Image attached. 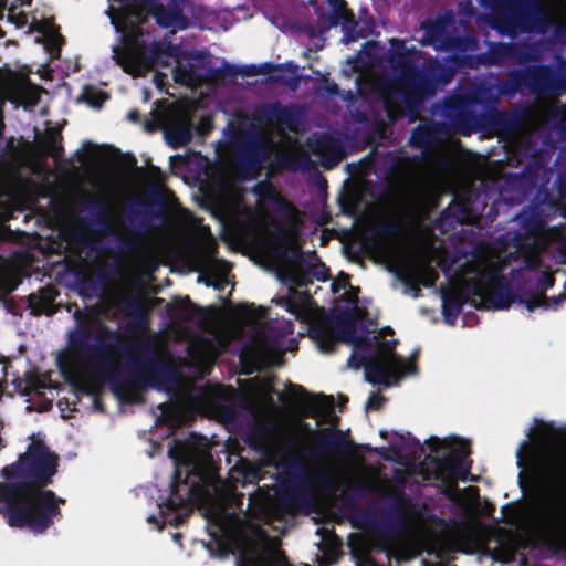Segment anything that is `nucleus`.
Returning a JSON list of instances; mask_svg holds the SVG:
<instances>
[{
    "instance_id": "nucleus-48",
    "label": "nucleus",
    "mask_w": 566,
    "mask_h": 566,
    "mask_svg": "<svg viewBox=\"0 0 566 566\" xmlns=\"http://www.w3.org/2000/svg\"><path fill=\"white\" fill-rule=\"evenodd\" d=\"M384 452H385V449H381V450L379 451V453H380V454H382V455H384Z\"/></svg>"
},
{
    "instance_id": "nucleus-38",
    "label": "nucleus",
    "mask_w": 566,
    "mask_h": 566,
    "mask_svg": "<svg viewBox=\"0 0 566 566\" xmlns=\"http://www.w3.org/2000/svg\"><path fill=\"white\" fill-rule=\"evenodd\" d=\"M281 67H283V69H285V70H289V71H291V72H293V73H294V72L296 71V69H297V66H296V65H294V64H292V63H290V62H289V63H285V64H282V65H281Z\"/></svg>"
},
{
    "instance_id": "nucleus-23",
    "label": "nucleus",
    "mask_w": 566,
    "mask_h": 566,
    "mask_svg": "<svg viewBox=\"0 0 566 566\" xmlns=\"http://www.w3.org/2000/svg\"><path fill=\"white\" fill-rule=\"evenodd\" d=\"M443 165H444L443 175L437 176L432 180V185H431V189H430L431 193L430 195L433 196V197H436L440 192L449 189L450 186H451V180H452L453 176L457 174V168L453 165V163H451L450 160H446L443 163Z\"/></svg>"
},
{
    "instance_id": "nucleus-26",
    "label": "nucleus",
    "mask_w": 566,
    "mask_h": 566,
    "mask_svg": "<svg viewBox=\"0 0 566 566\" xmlns=\"http://www.w3.org/2000/svg\"><path fill=\"white\" fill-rule=\"evenodd\" d=\"M106 97L107 96L103 91L95 87H86L84 91V98L86 103L94 108H101Z\"/></svg>"
},
{
    "instance_id": "nucleus-31",
    "label": "nucleus",
    "mask_w": 566,
    "mask_h": 566,
    "mask_svg": "<svg viewBox=\"0 0 566 566\" xmlns=\"http://www.w3.org/2000/svg\"><path fill=\"white\" fill-rule=\"evenodd\" d=\"M77 402H80V400H77L76 398L73 401H69V399L63 398L59 400L57 406L61 409V411H65L66 409L69 411H76Z\"/></svg>"
},
{
    "instance_id": "nucleus-11",
    "label": "nucleus",
    "mask_w": 566,
    "mask_h": 566,
    "mask_svg": "<svg viewBox=\"0 0 566 566\" xmlns=\"http://www.w3.org/2000/svg\"><path fill=\"white\" fill-rule=\"evenodd\" d=\"M107 14L120 34L113 48V57L122 70L133 77L142 76V0H112Z\"/></svg>"
},
{
    "instance_id": "nucleus-49",
    "label": "nucleus",
    "mask_w": 566,
    "mask_h": 566,
    "mask_svg": "<svg viewBox=\"0 0 566 566\" xmlns=\"http://www.w3.org/2000/svg\"><path fill=\"white\" fill-rule=\"evenodd\" d=\"M312 4H315L316 3V0H310Z\"/></svg>"
},
{
    "instance_id": "nucleus-6",
    "label": "nucleus",
    "mask_w": 566,
    "mask_h": 566,
    "mask_svg": "<svg viewBox=\"0 0 566 566\" xmlns=\"http://www.w3.org/2000/svg\"><path fill=\"white\" fill-rule=\"evenodd\" d=\"M197 200L219 220L224 238L235 244L270 256L295 243L301 214L269 186H260L248 198L237 180L220 177L203 185Z\"/></svg>"
},
{
    "instance_id": "nucleus-28",
    "label": "nucleus",
    "mask_w": 566,
    "mask_h": 566,
    "mask_svg": "<svg viewBox=\"0 0 566 566\" xmlns=\"http://www.w3.org/2000/svg\"><path fill=\"white\" fill-rule=\"evenodd\" d=\"M147 177H148V167L146 165H144V212H143L144 224L146 222L150 221V214H151V208L149 207L150 198L146 190Z\"/></svg>"
},
{
    "instance_id": "nucleus-47",
    "label": "nucleus",
    "mask_w": 566,
    "mask_h": 566,
    "mask_svg": "<svg viewBox=\"0 0 566 566\" xmlns=\"http://www.w3.org/2000/svg\"><path fill=\"white\" fill-rule=\"evenodd\" d=\"M387 432L386 431H380V436L381 437H386Z\"/></svg>"
},
{
    "instance_id": "nucleus-18",
    "label": "nucleus",
    "mask_w": 566,
    "mask_h": 566,
    "mask_svg": "<svg viewBox=\"0 0 566 566\" xmlns=\"http://www.w3.org/2000/svg\"><path fill=\"white\" fill-rule=\"evenodd\" d=\"M82 211H87L92 218L82 220L88 229L96 233L112 235L115 229L112 222L109 208L104 199L95 196H88L80 203Z\"/></svg>"
},
{
    "instance_id": "nucleus-35",
    "label": "nucleus",
    "mask_w": 566,
    "mask_h": 566,
    "mask_svg": "<svg viewBox=\"0 0 566 566\" xmlns=\"http://www.w3.org/2000/svg\"><path fill=\"white\" fill-rule=\"evenodd\" d=\"M142 114L138 109H132L127 114V119L134 123H137L140 120Z\"/></svg>"
},
{
    "instance_id": "nucleus-3",
    "label": "nucleus",
    "mask_w": 566,
    "mask_h": 566,
    "mask_svg": "<svg viewBox=\"0 0 566 566\" xmlns=\"http://www.w3.org/2000/svg\"><path fill=\"white\" fill-rule=\"evenodd\" d=\"M130 328L134 340L103 322H90L76 312V325L67 334L66 349L57 366L74 396L93 398V409L105 412L102 396L107 385L122 403L142 402V274L133 279Z\"/></svg>"
},
{
    "instance_id": "nucleus-34",
    "label": "nucleus",
    "mask_w": 566,
    "mask_h": 566,
    "mask_svg": "<svg viewBox=\"0 0 566 566\" xmlns=\"http://www.w3.org/2000/svg\"><path fill=\"white\" fill-rule=\"evenodd\" d=\"M554 284L552 274L547 271L543 272V282L541 283V289L547 290L552 287Z\"/></svg>"
},
{
    "instance_id": "nucleus-39",
    "label": "nucleus",
    "mask_w": 566,
    "mask_h": 566,
    "mask_svg": "<svg viewBox=\"0 0 566 566\" xmlns=\"http://www.w3.org/2000/svg\"><path fill=\"white\" fill-rule=\"evenodd\" d=\"M433 199H434V197L430 195L429 199H428V202L426 203L423 209H428V206L432 205Z\"/></svg>"
},
{
    "instance_id": "nucleus-45",
    "label": "nucleus",
    "mask_w": 566,
    "mask_h": 566,
    "mask_svg": "<svg viewBox=\"0 0 566 566\" xmlns=\"http://www.w3.org/2000/svg\"><path fill=\"white\" fill-rule=\"evenodd\" d=\"M331 93H335L336 92V85H333L332 87H329L328 90Z\"/></svg>"
},
{
    "instance_id": "nucleus-10",
    "label": "nucleus",
    "mask_w": 566,
    "mask_h": 566,
    "mask_svg": "<svg viewBox=\"0 0 566 566\" xmlns=\"http://www.w3.org/2000/svg\"><path fill=\"white\" fill-rule=\"evenodd\" d=\"M59 457L50 451L42 442H33L29 452L1 470V475L7 480L19 479L14 482H0V502L3 506L22 501L31 495L34 490H41L52 483L56 474Z\"/></svg>"
},
{
    "instance_id": "nucleus-36",
    "label": "nucleus",
    "mask_w": 566,
    "mask_h": 566,
    "mask_svg": "<svg viewBox=\"0 0 566 566\" xmlns=\"http://www.w3.org/2000/svg\"><path fill=\"white\" fill-rule=\"evenodd\" d=\"M302 394H303V390L301 387L292 386L289 389V395L294 398H301Z\"/></svg>"
},
{
    "instance_id": "nucleus-27",
    "label": "nucleus",
    "mask_w": 566,
    "mask_h": 566,
    "mask_svg": "<svg viewBox=\"0 0 566 566\" xmlns=\"http://www.w3.org/2000/svg\"><path fill=\"white\" fill-rule=\"evenodd\" d=\"M27 382V394H30L31 391H40L41 389L46 388L45 380L36 374H28L25 377Z\"/></svg>"
},
{
    "instance_id": "nucleus-37",
    "label": "nucleus",
    "mask_w": 566,
    "mask_h": 566,
    "mask_svg": "<svg viewBox=\"0 0 566 566\" xmlns=\"http://www.w3.org/2000/svg\"><path fill=\"white\" fill-rule=\"evenodd\" d=\"M11 289L7 286V284L0 279V300L6 296Z\"/></svg>"
},
{
    "instance_id": "nucleus-1",
    "label": "nucleus",
    "mask_w": 566,
    "mask_h": 566,
    "mask_svg": "<svg viewBox=\"0 0 566 566\" xmlns=\"http://www.w3.org/2000/svg\"><path fill=\"white\" fill-rule=\"evenodd\" d=\"M429 447L436 454L422 463L423 480L438 482L442 493L464 513V521L449 530L422 526V552L437 558L438 566H447L457 552H484L495 560L509 563L518 547L535 537L566 556L565 424L542 418L530 423L515 452L518 483L526 499L502 509L507 530L480 523L474 516L476 490L457 488V482L464 481L469 473L468 441L431 438Z\"/></svg>"
},
{
    "instance_id": "nucleus-24",
    "label": "nucleus",
    "mask_w": 566,
    "mask_h": 566,
    "mask_svg": "<svg viewBox=\"0 0 566 566\" xmlns=\"http://www.w3.org/2000/svg\"><path fill=\"white\" fill-rule=\"evenodd\" d=\"M331 7L334 10V13L331 18L332 25H343L350 23L353 20V15L346 10L343 0H327Z\"/></svg>"
},
{
    "instance_id": "nucleus-14",
    "label": "nucleus",
    "mask_w": 566,
    "mask_h": 566,
    "mask_svg": "<svg viewBox=\"0 0 566 566\" xmlns=\"http://www.w3.org/2000/svg\"><path fill=\"white\" fill-rule=\"evenodd\" d=\"M331 479L346 490L366 491L381 496H396V484L405 481V478L396 476L394 483L378 468L364 463L342 468L333 472Z\"/></svg>"
},
{
    "instance_id": "nucleus-43",
    "label": "nucleus",
    "mask_w": 566,
    "mask_h": 566,
    "mask_svg": "<svg viewBox=\"0 0 566 566\" xmlns=\"http://www.w3.org/2000/svg\"><path fill=\"white\" fill-rule=\"evenodd\" d=\"M60 52H61V49L57 46V48H56V53H54V52L52 51V55L57 57V56H59V54H60Z\"/></svg>"
},
{
    "instance_id": "nucleus-2",
    "label": "nucleus",
    "mask_w": 566,
    "mask_h": 566,
    "mask_svg": "<svg viewBox=\"0 0 566 566\" xmlns=\"http://www.w3.org/2000/svg\"><path fill=\"white\" fill-rule=\"evenodd\" d=\"M258 448L261 461L252 467L245 479L263 480L266 468L273 470L275 483H266L249 496L248 513L237 515L239 494L237 470L231 471V483L214 478L208 444L203 440L178 442L176 463L188 474L199 476L202 488L193 494L208 521L210 535L226 551L238 553L237 566H289L276 538L270 537L252 521L271 522L284 514L277 482H283L297 462L298 448L283 431L266 433Z\"/></svg>"
},
{
    "instance_id": "nucleus-32",
    "label": "nucleus",
    "mask_w": 566,
    "mask_h": 566,
    "mask_svg": "<svg viewBox=\"0 0 566 566\" xmlns=\"http://www.w3.org/2000/svg\"><path fill=\"white\" fill-rule=\"evenodd\" d=\"M382 403V397L377 394H371L366 402L367 409H377Z\"/></svg>"
},
{
    "instance_id": "nucleus-7",
    "label": "nucleus",
    "mask_w": 566,
    "mask_h": 566,
    "mask_svg": "<svg viewBox=\"0 0 566 566\" xmlns=\"http://www.w3.org/2000/svg\"><path fill=\"white\" fill-rule=\"evenodd\" d=\"M160 220L167 223L170 240L165 252L178 249L199 273L198 282H203L216 290L229 285L230 265L214 255V239L209 229L187 210L167 190H159Z\"/></svg>"
},
{
    "instance_id": "nucleus-5",
    "label": "nucleus",
    "mask_w": 566,
    "mask_h": 566,
    "mask_svg": "<svg viewBox=\"0 0 566 566\" xmlns=\"http://www.w3.org/2000/svg\"><path fill=\"white\" fill-rule=\"evenodd\" d=\"M310 276L317 281L327 279V269L317 261L315 255L306 261L296 258L280 266L277 277L287 286L286 295L273 298L272 303L283 307L295 318L306 322L311 337L322 353L332 352L338 340L352 344L353 354L348 359V366L353 369L363 367L365 379L380 386L389 387L401 378L415 374V357L397 355L394 352L396 340H382L377 336L370 339L355 338L352 336L356 325L354 322L344 323L342 331L336 334L335 326L325 317L324 310L308 294L290 286L306 285Z\"/></svg>"
},
{
    "instance_id": "nucleus-4",
    "label": "nucleus",
    "mask_w": 566,
    "mask_h": 566,
    "mask_svg": "<svg viewBox=\"0 0 566 566\" xmlns=\"http://www.w3.org/2000/svg\"><path fill=\"white\" fill-rule=\"evenodd\" d=\"M170 334L187 340L188 364L200 377L233 339H242L241 361L252 369L279 365L285 352L282 337L292 333L286 319H272L270 310L239 304L228 310H198L188 298L168 305Z\"/></svg>"
},
{
    "instance_id": "nucleus-46",
    "label": "nucleus",
    "mask_w": 566,
    "mask_h": 566,
    "mask_svg": "<svg viewBox=\"0 0 566 566\" xmlns=\"http://www.w3.org/2000/svg\"><path fill=\"white\" fill-rule=\"evenodd\" d=\"M60 40H62V36L60 34H57L56 39H55V42H59Z\"/></svg>"
},
{
    "instance_id": "nucleus-33",
    "label": "nucleus",
    "mask_w": 566,
    "mask_h": 566,
    "mask_svg": "<svg viewBox=\"0 0 566 566\" xmlns=\"http://www.w3.org/2000/svg\"><path fill=\"white\" fill-rule=\"evenodd\" d=\"M147 250H148V242H147L146 234L144 233V274L146 273V254H147ZM143 306H144V312L150 306L149 305V300L145 295H144Z\"/></svg>"
},
{
    "instance_id": "nucleus-20",
    "label": "nucleus",
    "mask_w": 566,
    "mask_h": 566,
    "mask_svg": "<svg viewBox=\"0 0 566 566\" xmlns=\"http://www.w3.org/2000/svg\"><path fill=\"white\" fill-rule=\"evenodd\" d=\"M151 10L153 17L156 22L170 29L172 32L184 30L187 27V22L182 15V10L177 2H171L168 7L153 6L148 3V0H144V13Z\"/></svg>"
},
{
    "instance_id": "nucleus-15",
    "label": "nucleus",
    "mask_w": 566,
    "mask_h": 566,
    "mask_svg": "<svg viewBox=\"0 0 566 566\" xmlns=\"http://www.w3.org/2000/svg\"><path fill=\"white\" fill-rule=\"evenodd\" d=\"M195 111V105L187 103L177 105L169 112L164 125V135L171 147L178 148L187 145L192 138L193 130L201 136L211 130L212 120L209 116H202L193 127Z\"/></svg>"
},
{
    "instance_id": "nucleus-19",
    "label": "nucleus",
    "mask_w": 566,
    "mask_h": 566,
    "mask_svg": "<svg viewBox=\"0 0 566 566\" xmlns=\"http://www.w3.org/2000/svg\"><path fill=\"white\" fill-rule=\"evenodd\" d=\"M273 389L268 381L261 382L250 392L251 397L248 401V409L259 421L268 418H275L280 411V407L273 400Z\"/></svg>"
},
{
    "instance_id": "nucleus-40",
    "label": "nucleus",
    "mask_w": 566,
    "mask_h": 566,
    "mask_svg": "<svg viewBox=\"0 0 566 566\" xmlns=\"http://www.w3.org/2000/svg\"><path fill=\"white\" fill-rule=\"evenodd\" d=\"M354 40H355L354 38H352L349 35H345L344 39H343V42L344 43H348V42L354 41Z\"/></svg>"
},
{
    "instance_id": "nucleus-17",
    "label": "nucleus",
    "mask_w": 566,
    "mask_h": 566,
    "mask_svg": "<svg viewBox=\"0 0 566 566\" xmlns=\"http://www.w3.org/2000/svg\"><path fill=\"white\" fill-rule=\"evenodd\" d=\"M116 153L115 164L125 174L134 170L135 172V191L132 202L133 214V241L132 247L135 254L134 276L139 271L142 273V167H137V160L133 155H123L118 149Z\"/></svg>"
},
{
    "instance_id": "nucleus-25",
    "label": "nucleus",
    "mask_w": 566,
    "mask_h": 566,
    "mask_svg": "<svg viewBox=\"0 0 566 566\" xmlns=\"http://www.w3.org/2000/svg\"><path fill=\"white\" fill-rule=\"evenodd\" d=\"M117 272V268L114 263L111 262H98L94 270V275L102 284H107L112 281Z\"/></svg>"
},
{
    "instance_id": "nucleus-8",
    "label": "nucleus",
    "mask_w": 566,
    "mask_h": 566,
    "mask_svg": "<svg viewBox=\"0 0 566 566\" xmlns=\"http://www.w3.org/2000/svg\"><path fill=\"white\" fill-rule=\"evenodd\" d=\"M500 255H481L459 280L441 291L444 322L454 324L462 305L470 302L478 308L506 310L513 303L509 287L503 284Z\"/></svg>"
},
{
    "instance_id": "nucleus-9",
    "label": "nucleus",
    "mask_w": 566,
    "mask_h": 566,
    "mask_svg": "<svg viewBox=\"0 0 566 566\" xmlns=\"http://www.w3.org/2000/svg\"><path fill=\"white\" fill-rule=\"evenodd\" d=\"M223 137L229 147H262L269 155L275 157L279 166L293 170L303 168L311 161L310 151L315 154L322 165L327 168H332L343 158L339 151L327 158L322 143L310 139L305 148L294 135L282 129H261L260 124L243 115H237L229 123Z\"/></svg>"
},
{
    "instance_id": "nucleus-16",
    "label": "nucleus",
    "mask_w": 566,
    "mask_h": 566,
    "mask_svg": "<svg viewBox=\"0 0 566 566\" xmlns=\"http://www.w3.org/2000/svg\"><path fill=\"white\" fill-rule=\"evenodd\" d=\"M565 232V228L548 227L544 221H533L527 224L526 237L518 243L517 251L528 268L536 269L541 265L539 253L548 243L559 241Z\"/></svg>"
},
{
    "instance_id": "nucleus-42",
    "label": "nucleus",
    "mask_w": 566,
    "mask_h": 566,
    "mask_svg": "<svg viewBox=\"0 0 566 566\" xmlns=\"http://www.w3.org/2000/svg\"><path fill=\"white\" fill-rule=\"evenodd\" d=\"M22 6H31L32 0H20Z\"/></svg>"
},
{
    "instance_id": "nucleus-21",
    "label": "nucleus",
    "mask_w": 566,
    "mask_h": 566,
    "mask_svg": "<svg viewBox=\"0 0 566 566\" xmlns=\"http://www.w3.org/2000/svg\"><path fill=\"white\" fill-rule=\"evenodd\" d=\"M566 298V294L562 293L556 298L547 300L545 296L537 295L531 300H520L518 304L523 305L527 312H533L536 308L556 310Z\"/></svg>"
},
{
    "instance_id": "nucleus-29",
    "label": "nucleus",
    "mask_w": 566,
    "mask_h": 566,
    "mask_svg": "<svg viewBox=\"0 0 566 566\" xmlns=\"http://www.w3.org/2000/svg\"><path fill=\"white\" fill-rule=\"evenodd\" d=\"M331 289H332V292L334 294L340 292L342 290L345 291V293H347V289H350L353 290L350 286H349V283H348V277L347 275L345 274H342L339 275L332 284H331Z\"/></svg>"
},
{
    "instance_id": "nucleus-13",
    "label": "nucleus",
    "mask_w": 566,
    "mask_h": 566,
    "mask_svg": "<svg viewBox=\"0 0 566 566\" xmlns=\"http://www.w3.org/2000/svg\"><path fill=\"white\" fill-rule=\"evenodd\" d=\"M65 500L49 489L34 490L27 499L3 506L1 513L10 527L27 528L34 534L45 533L55 520H61Z\"/></svg>"
},
{
    "instance_id": "nucleus-22",
    "label": "nucleus",
    "mask_w": 566,
    "mask_h": 566,
    "mask_svg": "<svg viewBox=\"0 0 566 566\" xmlns=\"http://www.w3.org/2000/svg\"><path fill=\"white\" fill-rule=\"evenodd\" d=\"M56 295L57 293L52 286L41 289L39 294L29 295L30 307L35 313H42L45 308L52 305Z\"/></svg>"
},
{
    "instance_id": "nucleus-12",
    "label": "nucleus",
    "mask_w": 566,
    "mask_h": 566,
    "mask_svg": "<svg viewBox=\"0 0 566 566\" xmlns=\"http://www.w3.org/2000/svg\"><path fill=\"white\" fill-rule=\"evenodd\" d=\"M371 251L390 265L405 284L410 285L413 297L419 295L418 284L432 286L438 277V272L423 253L410 250L396 239L377 240Z\"/></svg>"
},
{
    "instance_id": "nucleus-44",
    "label": "nucleus",
    "mask_w": 566,
    "mask_h": 566,
    "mask_svg": "<svg viewBox=\"0 0 566 566\" xmlns=\"http://www.w3.org/2000/svg\"><path fill=\"white\" fill-rule=\"evenodd\" d=\"M355 296H356V291H354L353 294L349 296V301L354 302Z\"/></svg>"
},
{
    "instance_id": "nucleus-30",
    "label": "nucleus",
    "mask_w": 566,
    "mask_h": 566,
    "mask_svg": "<svg viewBox=\"0 0 566 566\" xmlns=\"http://www.w3.org/2000/svg\"><path fill=\"white\" fill-rule=\"evenodd\" d=\"M176 65L174 66L172 69V73H174V76L176 77V80L178 81H181L184 83H187V84H190L191 82V77L190 76H184L182 73H181V62L180 60H176Z\"/></svg>"
},
{
    "instance_id": "nucleus-41",
    "label": "nucleus",
    "mask_w": 566,
    "mask_h": 566,
    "mask_svg": "<svg viewBox=\"0 0 566 566\" xmlns=\"http://www.w3.org/2000/svg\"><path fill=\"white\" fill-rule=\"evenodd\" d=\"M391 449H392L395 452H398V451H400L401 446H400V444H398V443H395V444H392Z\"/></svg>"
}]
</instances>
